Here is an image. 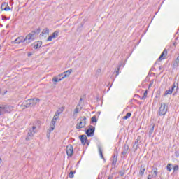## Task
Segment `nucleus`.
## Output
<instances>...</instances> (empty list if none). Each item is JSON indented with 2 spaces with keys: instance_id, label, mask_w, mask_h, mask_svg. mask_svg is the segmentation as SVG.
Listing matches in <instances>:
<instances>
[{
  "instance_id": "obj_31",
  "label": "nucleus",
  "mask_w": 179,
  "mask_h": 179,
  "mask_svg": "<svg viewBox=\"0 0 179 179\" xmlns=\"http://www.w3.org/2000/svg\"><path fill=\"white\" fill-rule=\"evenodd\" d=\"M132 115V113H127L125 116L122 117L123 120H128V118H130V117Z\"/></svg>"
},
{
  "instance_id": "obj_8",
  "label": "nucleus",
  "mask_w": 179,
  "mask_h": 179,
  "mask_svg": "<svg viewBox=\"0 0 179 179\" xmlns=\"http://www.w3.org/2000/svg\"><path fill=\"white\" fill-rule=\"evenodd\" d=\"M167 57V49H164L159 57L158 58L157 61L156 62V64H157V62L159 61H163V59H166V57Z\"/></svg>"
},
{
  "instance_id": "obj_45",
  "label": "nucleus",
  "mask_w": 179,
  "mask_h": 179,
  "mask_svg": "<svg viewBox=\"0 0 179 179\" xmlns=\"http://www.w3.org/2000/svg\"><path fill=\"white\" fill-rule=\"evenodd\" d=\"M55 129V127H52V126H50V127L49 128L48 131L50 132H52V131Z\"/></svg>"
},
{
  "instance_id": "obj_58",
  "label": "nucleus",
  "mask_w": 179,
  "mask_h": 179,
  "mask_svg": "<svg viewBox=\"0 0 179 179\" xmlns=\"http://www.w3.org/2000/svg\"><path fill=\"white\" fill-rule=\"evenodd\" d=\"M0 115H2V113L0 112Z\"/></svg>"
},
{
  "instance_id": "obj_27",
  "label": "nucleus",
  "mask_w": 179,
  "mask_h": 179,
  "mask_svg": "<svg viewBox=\"0 0 179 179\" xmlns=\"http://www.w3.org/2000/svg\"><path fill=\"white\" fill-rule=\"evenodd\" d=\"M153 175H151L152 178H156L157 177V168L153 169Z\"/></svg>"
},
{
  "instance_id": "obj_57",
  "label": "nucleus",
  "mask_w": 179,
  "mask_h": 179,
  "mask_svg": "<svg viewBox=\"0 0 179 179\" xmlns=\"http://www.w3.org/2000/svg\"><path fill=\"white\" fill-rule=\"evenodd\" d=\"M87 145H89V142H87Z\"/></svg>"
},
{
  "instance_id": "obj_10",
  "label": "nucleus",
  "mask_w": 179,
  "mask_h": 179,
  "mask_svg": "<svg viewBox=\"0 0 179 179\" xmlns=\"http://www.w3.org/2000/svg\"><path fill=\"white\" fill-rule=\"evenodd\" d=\"M41 45H43V42L41 41L34 42L31 44V46L34 47V50H38Z\"/></svg>"
},
{
  "instance_id": "obj_29",
  "label": "nucleus",
  "mask_w": 179,
  "mask_h": 179,
  "mask_svg": "<svg viewBox=\"0 0 179 179\" xmlns=\"http://www.w3.org/2000/svg\"><path fill=\"white\" fill-rule=\"evenodd\" d=\"M59 34V31H55V32L52 33V34L51 35V36L53 38H57V37H58V34Z\"/></svg>"
},
{
  "instance_id": "obj_2",
  "label": "nucleus",
  "mask_w": 179,
  "mask_h": 179,
  "mask_svg": "<svg viewBox=\"0 0 179 179\" xmlns=\"http://www.w3.org/2000/svg\"><path fill=\"white\" fill-rule=\"evenodd\" d=\"M167 108H168V106L167 105H166V103H162L161 106L159 107L158 110V115L159 116L166 115V114H167Z\"/></svg>"
},
{
  "instance_id": "obj_20",
  "label": "nucleus",
  "mask_w": 179,
  "mask_h": 179,
  "mask_svg": "<svg viewBox=\"0 0 179 179\" xmlns=\"http://www.w3.org/2000/svg\"><path fill=\"white\" fill-rule=\"evenodd\" d=\"M41 126V122L40 120H36L34 122V126L32 127V129L34 130L36 128H40Z\"/></svg>"
},
{
  "instance_id": "obj_34",
  "label": "nucleus",
  "mask_w": 179,
  "mask_h": 179,
  "mask_svg": "<svg viewBox=\"0 0 179 179\" xmlns=\"http://www.w3.org/2000/svg\"><path fill=\"white\" fill-rule=\"evenodd\" d=\"M73 174H75V171L73 172V171H71L70 173H69V178H73V176H74Z\"/></svg>"
},
{
  "instance_id": "obj_38",
  "label": "nucleus",
  "mask_w": 179,
  "mask_h": 179,
  "mask_svg": "<svg viewBox=\"0 0 179 179\" xmlns=\"http://www.w3.org/2000/svg\"><path fill=\"white\" fill-rule=\"evenodd\" d=\"M153 83H155V80H151L148 86V89H150V87H152L153 86Z\"/></svg>"
},
{
  "instance_id": "obj_28",
  "label": "nucleus",
  "mask_w": 179,
  "mask_h": 179,
  "mask_svg": "<svg viewBox=\"0 0 179 179\" xmlns=\"http://www.w3.org/2000/svg\"><path fill=\"white\" fill-rule=\"evenodd\" d=\"M64 109H65V108L62 107V108H60L59 110H57L56 111V113H57V115H59L62 114V113L64 112Z\"/></svg>"
},
{
  "instance_id": "obj_43",
  "label": "nucleus",
  "mask_w": 179,
  "mask_h": 179,
  "mask_svg": "<svg viewBox=\"0 0 179 179\" xmlns=\"http://www.w3.org/2000/svg\"><path fill=\"white\" fill-rule=\"evenodd\" d=\"M178 169H179L178 165H176V166L173 167V171H178Z\"/></svg>"
},
{
  "instance_id": "obj_11",
  "label": "nucleus",
  "mask_w": 179,
  "mask_h": 179,
  "mask_svg": "<svg viewBox=\"0 0 179 179\" xmlns=\"http://www.w3.org/2000/svg\"><path fill=\"white\" fill-rule=\"evenodd\" d=\"M21 107H22L23 109L29 108V107H31L30 99L24 101L23 103L21 105Z\"/></svg>"
},
{
  "instance_id": "obj_3",
  "label": "nucleus",
  "mask_w": 179,
  "mask_h": 179,
  "mask_svg": "<svg viewBox=\"0 0 179 179\" xmlns=\"http://www.w3.org/2000/svg\"><path fill=\"white\" fill-rule=\"evenodd\" d=\"M25 41L27 43H30L31 41H34L36 39V31H32L28 35L25 36Z\"/></svg>"
},
{
  "instance_id": "obj_51",
  "label": "nucleus",
  "mask_w": 179,
  "mask_h": 179,
  "mask_svg": "<svg viewBox=\"0 0 179 179\" xmlns=\"http://www.w3.org/2000/svg\"><path fill=\"white\" fill-rule=\"evenodd\" d=\"M31 55H33V54L31 52L28 53V57H31Z\"/></svg>"
},
{
  "instance_id": "obj_55",
  "label": "nucleus",
  "mask_w": 179,
  "mask_h": 179,
  "mask_svg": "<svg viewBox=\"0 0 179 179\" xmlns=\"http://www.w3.org/2000/svg\"><path fill=\"white\" fill-rule=\"evenodd\" d=\"M177 94V92H175L174 94H173V96H176V94Z\"/></svg>"
},
{
  "instance_id": "obj_39",
  "label": "nucleus",
  "mask_w": 179,
  "mask_h": 179,
  "mask_svg": "<svg viewBox=\"0 0 179 179\" xmlns=\"http://www.w3.org/2000/svg\"><path fill=\"white\" fill-rule=\"evenodd\" d=\"M56 120H52L51 123H50V127H55V122Z\"/></svg>"
},
{
  "instance_id": "obj_18",
  "label": "nucleus",
  "mask_w": 179,
  "mask_h": 179,
  "mask_svg": "<svg viewBox=\"0 0 179 179\" xmlns=\"http://www.w3.org/2000/svg\"><path fill=\"white\" fill-rule=\"evenodd\" d=\"M178 90V83H176L174 82L173 84L171 86V87L169 88V90H171L172 93L173 92H174V90Z\"/></svg>"
},
{
  "instance_id": "obj_37",
  "label": "nucleus",
  "mask_w": 179,
  "mask_h": 179,
  "mask_svg": "<svg viewBox=\"0 0 179 179\" xmlns=\"http://www.w3.org/2000/svg\"><path fill=\"white\" fill-rule=\"evenodd\" d=\"M171 166H173V164H167L166 169H167L168 171H171Z\"/></svg>"
},
{
  "instance_id": "obj_19",
  "label": "nucleus",
  "mask_w": 179,
  "mask_h": 179,
  "mask_svg": "<svg viewBox=\"0 0 179 179\" xmlns=\"http://www.w3.org/2000/svg\"><path fill=\"white\" fill-rule=\"evenodd\" d=\"M71 73H72V69L64 71V73H62V75L63 78L65 79V78H68L69 75H71Z\"/></svg>"
},
{
  "instance_id": "obj_54",
  "label": "nucleus",
  "mask_w": 179,
  "mask_h": 179,
  "mask_svg": "<svg viewBox=\"0 0 179 179\" xmlns=\"http://www.w3.org/2000/svg\"><path fill=\"white\" fill-rule=\"evenodd\" d=\"M2 163V159L0 158V164Z\"/></svg>"
},
{
  "instance_id": "obj_48",
  "label": "nucleus",
  "mask_w": 179,
  "mask_h": 179,
  "mask_svg": "<svg viewBox=\"0 0 179 179\" xmlns=\"http://www.w3.org/2000/svg\"><path fill=\"white\" fill-rule=\"evenodd\" d=\"M124 174H125V171H124V170L121 171H120V176H124Z\"/></svg>"
},
{
  "instance_id": "obj_25",
  "label": "nucleus",
  "mask_w": 179,
  "mask_h": 179,
  "mask_svg": "<svg viewBox=\"0 0 179 179\" xmlns=\"http://www.w3.org/2000/svg\"><path fill=\"white\" fill-rule=\"evenodd\" d=\"M153 131H155V124L152 123L151 124V128L149 131V136H152V135L153 134Z\"/></svg>"
},
{
  "instance_id": "obj_5",
  "label": "nucleus",
  "mask_w": 179,
  "mask_h": 179,
  "mask_svg": "<svg viewBox=\"0 0 179 179\" xmlns=\"http://www.w3.org/2000/svg\"><path fill=\"white\" fill-rule=\"evenodd\" d=\"M94 131H96V127L90 125L89 129L86 130L85 134L87 136L90 137V136H94Z\"/></svg>"
},
{
  "instance_id": "obj_16",
  "label": "nucleus",
  "mask_w": 179,
  "mask_h": 179,
  "mask_svg": "<svg viewBox=\"0 0 179 179\" xmlns=\"http://www.w3.org/2000/svg\"><path fill=\"white\" fill-rule=\"evenodd\" d=\"M64 78V76H62V74H59L57 76L53 77L52 78V81L55 82L56 83L58 82H61V80H62Z\"/></svg>"
},
{
  "instance_id": "obj_13",
  "label": "nucleus",
  "mask_w": 179,
  "mask_h": 179,
  "mask_svg": "<svg viewBox=\"0 0 179 179\" xmlns=\"http://www.w3.org/2000/svg\"><path fill=\"white\" fill-rule=\"evenodd\" d=\"M141 136H138L137 137V139L135 141L134 144L133 145V148H135V150H137V149L139 148V143H141Z\"/></svg>"
},
{
  "instance_id": "obj_56",
  "label": "nucleus",
  "mask_w": 179,
  "mask_h": 179,
  "mask_svg": "<svg viewBox=\"0 0 179 179\" xmlns=\"http://www.w3.org/2000/svg\"><path fill=\"white\" fill-rule=\"evenodd\" d=\"M9 27V24L6 25V28Z\"/></svg>"
},
{
  "instance_id": "obj_44",
  "label": "nucleus",
  "mask_w": 179,
  "mask_h": 179,
  "mask_svg": "<svg viewBox=\"0 0 179 179\" xmlns=\"http://www.w3.org/2000/svg\"><path fill=\"white\" fill-rule=\"evenodd\" d=\"M52 38H54L51 35L48 36L47 41H52Z\"/></svg>"
},
{
  "instance_id": "obj_4",
  "label": "nucleus",
  "mask_w": 179,
  "mask_h": 179,
  "mask_svg": "<svg viewBox=\"0 0 179 179\" xmlns=\"http://www.w3.org/2000/svg\"><path fill=\"white\" fill-rule=\"evenodd\" d=\"M10 111H13V106H5L0 107V112L2 114H6V113H10Z\"/></svg>"
},
{
  "instance_id": "obj_49",
  "label": "nucleus",
  "mask_w": 179,
  "mask_h": 179,
  "mask_svg": "<svg viewBox=\"0 0 179 179\" xmlns=\"http://www.w3.org/2000/svg\"><path fill=\"white\" fill-rule=\"evenodd\" d=\"M2 20H8V18L5 15H2Z\"/></svg>"
},
{
  "instance_id": "obj_41",
  "label": "nucleus",
  "mask_w": 179,
  "mask_h": 179,
  "mask_svg": "<svg viewBox=\"0 0 179 179\" xmlns=\"http://www.w3.org/2000/svg\"><path fill=\"white\" fill-rule=\"evenodd\" d=\"M34 31H36V34H40V31H41V29L40 28H38L37 29L34 30Z\"/></svg>"
},
{
  "instance_id": "obj_23",
  "label": "nucleus",
  "mask_w": 179,
  "mask_h": 179,
  "mask_svg": "<svg viewBox=\"0 0 179 179\" xmlns=\"http://www.w3.org/2000/svg\"><path fill=\"white\" fill-rule=\"evenodd\" d=\"M177 66H179V53L178 56L177 57L176 59L173 62V68H177Z\"/></svg>"
},
{
  "instance_id": "obj_22",
  "label": "nucleus",
  "mask_w": 179,
  "mask_h": 179,
  "mask_svg": "<svg viewBox=\"0 0 179 179\" xmlns=\"http://www.w3.org/2000/svg\"><path fill=\"white\" fill-rule=\"evenodd\" d=\"M146 170V168L145 167V165L143 164L141 166V168H140V171H139V174L140 176H143V174H145V171Z\"/></svg>"
},
{
  "instance_id": "obj_7",
  "label": "nucleus",
  "mask_w": 179,
  "mask_h": 179,
  "mask_svg": "<svg viewBox=\"0 0 179 179\" xmlns=\"http://www.w3.org/2000/svg\"><path fill=\"white\" fill-rule=\"evenodd\" d=\"M123 151L121 152V158L122 159H125V155H127V153H128V150H129V146L127 144L124 145V148H123Z\"/></svg>"
},
{
  "instance_id": "obj_60",
  "label": "nucleus",
  "mask_w": 179,
  "mask_h": 179,
  "mask_svg": "<svg viewBox=\"0 0 179 179\" xmlns=\"http://www.w3.org/2000/svg\"><path fill=\"white\" fill-rule=\"evenodd\" d=\"M80 100L82 101V98H80Z\"/></svg>"
},
{
  "instance_id": "obj_32",
  "label": "nucleus",
  "mask_w": 179,
  "mask_h": 179,
  "mask_svg": "<svg viewBox=\"0 0 179 179\" xmlns=\"http://www.w3.org/2000/svg\"><path fill=\"white\" fill-rule=\"evenodd\" d=\"M8 5H9V3H8L6 2L2 3L1 10H3V9H5V8H6L8 6Z\"/></svg>"
},
{
  "instance_id": "obj_40",
  "label": "nucleus",
  "mask_w": 179,
  "mask_h": 179,
  "mask_svg": "<svg viewBox=\"0 0 179 179\" xmlns=\"http://www.w3.org/2000/svg\"><path fill=\"white\" fill-rule=\"evenodd\" d=\"M3 10H4L5 12H8V10H10V7H9V4L7 6L6 8H4Z\"/></svg>"
},
{
  "instance_id": "obj_47",
  "label": "nucleus",
  "mask_w": 179,
  "mask_h": 179,
  "mask_svg": "<svg viewBox=\"0 0 179 179\" xmlns=\"http://www.w3.org/2000/svg\"><path fill=\"white\" fill-rule=\"evenodd\" d=\"M50 135H51V131H48L46 134L47 138H50Z\"/></svg>"
},
{
  "instance_id": "obj_30",
  "label": "nucleus",
  "mask_w": 179,
  "mask_h": 179,
  "mask_svg": "<svg viewBox=\"0 0 179 179\" xmlns=\"http://www.w3.org/2000/svg\"><path fill=\"white\" fill-rule=\"evenodd\" d=\"M169 94H173V92L171 90H166L164 94V97H166V96H169Z\"/></svg>"
},
{
  "instance_id": "obj_42",
  "label": "nucleus",
  "mask_w": 179,
  "mask_h": 179,
  "mask_svg": "<svg viewBox=\"0 0 179 179\" xmlns=\"http://www.w3.org/2000/svg\"><path fill=\"white\" fill-rule=\"evenodd\" d=\"M75 114H79V108H76L74 109V112H73Z\"/></svg>"
},
{
  "instance_id": "obj_9",
  "label": "nucleus",
  "mask_w": 179,
  "mask_h": 179,
  "mask_svg": "<svg viewBox=\"0 0 179 179\" xmlns=\"http://www.w3.org/2000/svg\"><path fill=\"white\" fill-rule=\"evenodd\" d=\"M20 43H26L24 36H20L14 41V44H20Z\"/></svg>"
},
{
  "instance_id": "obj_24",
  "label": "nucleus",
  "mask_w": 179,
  "mask_h": 179,
  "mask_svg": "<svg viewBox=\"0 0 179 179\" xmlns=\"http://www.w3.org/2000/svg\"><path fill=\"white\" fill-rule=\"evenodd\" d=\"M98 150H99L100 157L103 159V160L106 161V158H104V156L103 155V150L101 149V147L99 146Z\"/></svg>"
},
{
  "instance_id": "obj_50",
  "label": "nucleus",
  "mask_w": 179,
  "mask_h": 179,
  "mask_svg": "<svg viewBox=\"0 0 179 179\" xmlns=\"http://www.w3.org/2000/svg\"><path fill=\"white\" fill-rule=\"evenodd\" d=\"M152 178H153V176H152V175L149 174V175L148 176L147 179H152Z\"/></svg>"
},
{
  "instance_id": "obj_46",
  "label": "nucleus",
  "mask_w": 179,
  "mask_h": 179,
  "mask_svg": "<svg viewBox=\"0 0 179 179\" xmlns=\"http://www.w3.org/2000/svg\"><path fill=\"white\" fill-rule=\"evenodd\" d=\"M76 117H78V113H73V120H76Z\"/></svg>"
},
{
  "instance_id": "obj_6",
  "label": "nucleus",
  "mask_w": 179,
  "mask_h": 179,
  "mask_svg": "<svg viewBox=\"0 0 179 179\" xmlns=\"http://www.w3.org/2000/svg\"><path fill=\"white\" fill-rule=\"evenodd\" d=\"M67 156L72 157L73 156V146L72 145H68L66 148Z\"/></svg>"
},
{
  "instance_id": "obj_1",
  "label": "nucleus",
  "mask_w": 179,
  "mask_h": 179,
  "mask_svg": "<svg viewBox=\"0 0 179 179\" xmlns=\"http://www.w3.org/2000/svg\"><path fill=\"white\" fill-rule=\"evenodd\" d=\"M80 122L76 124V129H82L86 126V117L85 116H81L78 119Z\"/></svg>"
},
{
  "instance_id": "obj_15",
  "label": "nucleus",
  "mask_w": 179,
  "mask_h": 179,
  "mask_svg": "<svg viewBox=\"0 0 179 179\" xmlns=\"http://www.w3.org/2000/svg\"><path fill=\"white\" fill-rule=\"evenodd\" d=\"M31 101V107H34V106L37 105V103H40V99L38 98H34L29 99Z\"/></svg>"
},
{
  "instance_id": "obj_35",
  "label": "nucleus",
  "mask_w": 179,
  "mask_h": 179,
  "mask_svg": "<svg viewBox=\"0 0 179 179\" xmlns=\"http://www.w3.org/2000/svg\"><path fill=\"white\" fill-rule=\"evenodd\" d=\"M59 117V115H57L56 112L52 120H54V121H57V120H58Z\"/></svg>"
},
{
  "instance_id": "obj_26",
  "label": "nucleus",
  "mask_w": 179,
  "mask_h": 179,
  "mask_svg": "<svg viewBox=\"0 0 179 179\" xmlns=\"http://www.w3.org/2000/svg\"><path fill=\"white\" fill-rule=\"evenodd\" d=\"M120 69H121V64H119V65L117 66V69L115 71V73H116L115 78H117V75H120Z\"/></svg>"
},
{
  "instance_id": "obj_12",
  "label": "nucleus",
  "mask_w": 179,
  "mask_h": 179,
  "mask_svg": "<svg viewBox=\"0 0 179 179\" xmlns=\"http://www.w3.org/2000/svg\"><path fill=\"white\" fill-rule=\"evenodd\" d=\"M34 134H36L34 130H33V129H30L26 137V141H30V138H33V136H34Z\"/></svg>"
},
{
  "instance_id": "obj_59",
  "label": "nucleus",
  "mask_w": 179,
  "mask_h": 179,
  "mask_svg": "<svg viewBox=\"0 0 179 179\" xmlns=\"http://www.w3.org/2000/svg\"><path fill=\"white\" fill-rule=\"evenodd\" d=\"M159 69H162V67H161V66H159Z\"/></svg>"
},
{
  "instance_id": "obj_52",
  "label": "nucleus",
  "mask_w": 179,
  "mask_h": 179,
  "mask_svg": "<svg viewBox=\"0 0 179 179\" xmlns=\"http://www.w3.org/2000/svg\"><path fill=\"white\" fill-rule=\"evenodd\" d=\"M108 179H113V177L109 176Z\"/></svg>"
},
{
  "instance_id": "obj_17",
  "label": "nucleus",
  "mask_w": 179,
  "mask_h": 179,
  "mask_svg": "<svg viewBox=\"0 0 179 179\" xmlns=\"http://www.w3.org/2000/svg\"><path fill=\"white\" fill-rule=\"evenodd\" d=\"M79 139L80 141H81L82 145H86V141H87V137L86 136V135L83 134L79 136Z\"/></svg>"
},
{
  "instance_id": "obj_14",
  "label": "nucleus",
  "mask_w": 179,
  "mask_h": 179,
  "mask_svg": "<svg viewBox=\"0 0 179 179\" xmlns=\"http://www.w3.org/2000/svg\"><path fill=\"white\" fill-rule=\"evenodd\" d=\"M110 160L112 162V166H116L118 160V154H114Z\"/></svg>"
},
{
  "instance_id": "obj_33",
  "label": "nucleus",
  "mask_w": 179,
  "mask_h": 179,
  "mask_svg": "<svg viewBox=\"0 0 179 179\" xmlns=\"http://www.w3.org/2000/svg\"><path fill=\"white\" fill-rule=\"evenodd\" d=\"M148 97V90H145L143 93V96L141 98V100H145Z\"/></svg>"
},
{
  "instance_id": "obj_53",
  "label": "nucleus",
  "mask_w": 179,
  "mask_h": 179,
  "mask_svg": "<svg viewBox=\"0 0 179 179\" xmlns=\"http://www.w3.org/2000/svg\"><path fill=\"white\" fill-rule=\"evenodd\" d=\"M173 45H175V46L177 45V43L175 42V43H173Z\"/></svg>"
},
{
  "instance_id": "obj_21",
  "label": "nucleus",
  "mask_w": 179,
  "mask_h": 179,
  "mask_svg": "<svg viewBox=\"0 0 179 179\" xmlns=\"http://www.w3.org/2000/svg\"><path fill=\"white\" fill-rule=\"evenodd\" d=\"M48 34H50V29H48V28H45L41 32V34H40V36H42V37H44L45 35H48Z\"/></svg>"
},
{
  "instance_id": "obj_36",
  "label": "nucleus",
  "mask_w": 179,
  "mask_h": 179,
  "mask_svg": "<svg viewBox=\"0 0 179 179\" xmlns=\"http://www.w3.org/2000/svg\"><path fill=\"white\" fill-rule=\"evenodd\" d=\"M91 122H97V117L93 116V117L91 118Z\"/></svg>"
}]
</instances>
